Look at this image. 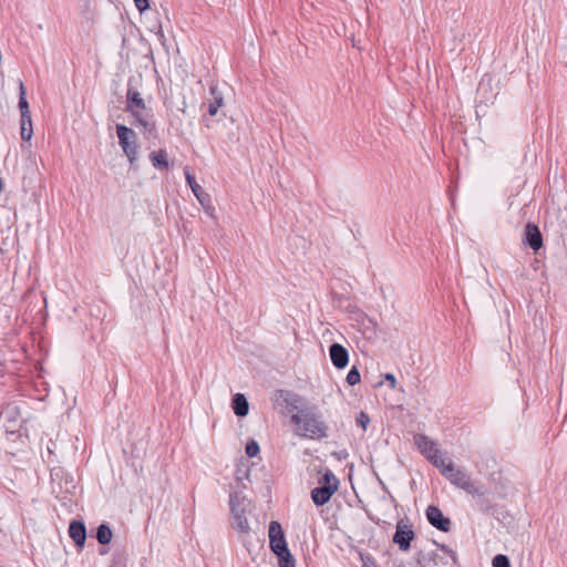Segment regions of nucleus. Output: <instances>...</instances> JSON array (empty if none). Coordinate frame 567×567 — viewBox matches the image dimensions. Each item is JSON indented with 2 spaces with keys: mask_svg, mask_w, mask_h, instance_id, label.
Segmentation results:
<instances>
[{
  "mask_svg": "<svg viewBox=\"0 0 567 567\" xmlns=\"http://www.w3.org/2000/svg\"><path fill=\"white\" fill-rule=\"evenodd\" d=\"M133 80L131 78L127 83L125 111L134 117L135 123L143 128L144 133L153 134L156 132L154 114L146 106L137 89L133 86Z\"/></svg>",
  "mask_w": 567,
  "mask_h": 567,
  "instance_id": "f257e3e1",
  "label": "nucleus"
},
{
  "mask_svg": "<svg viewBox=\"0 0 567 567\" xmlns=\"http://www.w3.org/2000/svg\"><path fill=\"white\" fill-rule=\"evenodd\" d=\"M291 422L297 425V434L307 439L321 440L328 435V426L313 408L292 414Z\"/></svg>",
  "mask_w": 567,
  "mask_h": 567,
  "instance_id": "f03ea898",
  "label": "nucleus"
},
{
  "mask_svg": "<svg viewBox=\"0 0 567 567\" xmlns=\"http://www.w3.org/2000/svg\"><path fill=\"white\" fill-rule=\"evenodd\" d=\"M268 535L270 549L278 557L279 567H296L282 527L277 520L270 522Z\"/></svg>",
  "mask_w": 567,
  "mask_h": 567,
  "instance_id": "7ed1b4c3",
  "label": "nucleus"
},
{
  "mask_svg": "<svg viewBox=\"0 0 567 567\" xmlns=\"http://www.w3.org/2000/svg\"><path fill=\"white\" fill-rule=\"evenodd\" d=\"M442 475L454 486L463 489L467 494L482 496L484 493L478 488L470 474L461 467L455 466L452 461H447V467H444Z\"/></svg>",
  "mask_w": 567,
  "mask_h": 567,
  "instance_id": "20e7f679",
  "label": "nucleus"
},
{
  "mask_svg": "<svg viewBox=\"0 0 567 567\" xmlns=\"http://www.w3.org/2000/svg\"><path fill=\"white\" fill-rule=\"evenodd\" d=\"M231 526L241 534H248L250 526L246 516L248 502L238 493L230 494L229 497Z\"/></svg>",
  "mask_w": 567,
  "mask_h": 567,
  "instance_id": "39448f33",
  "label": "nucleus"
},
{
  "mask_svg": "<svg viewBox=\"0 0 567 567\" xmlns=\"http://www.w3.org/2000/svg\"><path fill=\"white\" fill-rule=\"evenodd\" d=\"M338 487V478L330 470H327L322 477L319 480V486L311 491L312 502L317 506L327 504L331 496L337 492Z\"/></svg>",
  "mask_w": 567,
  "mask_h": 567,
  "instance_id": "423d86ee",
  "label": "nucleus"
},
{
  "mask_svg": "<svg viewBox=\"0 0 567 567\" xmlns=\"http://www.w3.org/2000/svg\"><path fill=\"white\" fill-rule=\"evenodd\" d=\"M116 134L118 138V144L122 147L124 154L126 155L131 165H133L137 161V135L136 133L123 125H116Z\"/></svg>",
  "mask_w": 567,
  "mask_h": 567,
  "instance_id": "0eeeda50",
  "label": "nucleus"
},
{
  "mask_svg": "<svg viewBox=\"0 0 567 567\" xmlns=\"http://www.w3.org/2000/svg\"><path fill=\"white\" fill-rule=\"evenodd\" d=\"M415 534L412 526L401 519L396 523L395 533L393 535V543L399 546L400 550L406 551L411 547V542L414 539Z\"/></svg>",
  "mask_w": 567,
  "mask_h": 567,
  "instance_id": "6e6552de",
  "label": "nucleus"
},
{
  "mask_svg": "<svg viewBox=\"0 0 567 567\" xmlns=\"http://www.w3.org/2000/svg\"><path fill=\"white\" fill-rule=\"evenodd\" d=\"M184 173L188 186L190 187L192 192L194 193L200 205L207 213L212 214L210 210L213 209V207L210 205V196L202 188L199 184H197L195 177L189 173L187 168L185 169Z\"/></svg>",
  "mask_w": 567,
  "mask_h": 567,
  "instance_id": "1a4fd4ad",
  "label": "nucleus"
},
{
  "mask_svg": "<svg viewBox=\"0 0 567 567\" xmlns=\"http://www.w3.org/2000/svg\"><path fill=\"white\" fill-rule=\"evenodd\" d=\"M426 518L432 526L441 532H449L451 522L445 517L442 511L436 506H429L426 509Z\"/></svg>",
  "mask_w": 567,
  "mask_h": 567,
  "instance_id": "9d476101",
  "label": "nucleus"
},
{
  "mask_svg": "<svg viewBox=\"0 0 567 567\" xmlns=\"http://www.w3.org/2000/svg\"><path fill=\"white\" fill-rule=\"evenodd\" d=\"M524 241L527 246H529L534 251H538L543 247V236L542 233L535 224L528 223L525 226V238Z\"/></svg>",
  "mask_w": 567,
  "mask_h": 567,
  "instance_id": "9b49d317",
  "label": "nucleus"
},
{
  "mask_svg": "<svg viewBox=\"0 0 567 567\" xmlns=\"http://www.w3.org/2000/svg\"><path fill=\"white\" fill-rule=\"evenodd\" d=\"M329 355L332 364L337 369H343L347 367L349 362V352L348 350L340 343H332L329 348Z\"/></svg>",
  "mask_w": 567,
  "mask_h": 567,
  "instance_id": "f8f14e48",
  "label": "nucleus"
},
{
  "mask_svg": "<svg viewBox=\"0 0 567 567\" xmlns=\"http://www.w3.org/2000/svg\"><path fill=\"white\" fill-rule=\"evenodd\" d=\"M69 535L79 548H83L86 540V527L81 520H72L69 525Z\"/></svg>",
  "mask_w": 567,
  "mask_h": 567,
  "instance_id": "ddd939ff",
  "label": "nucleus"
},
{
  "mask_svg": "<svg viewBox=\"0 0 567 567\" xmlns=\"http://www.w3.org/2000/svg\"><path fill=\"white\" fill-rule=\"evenodd\" d=\"M414 443L426 460L439 450L436 443L424 434L415 435Z\"/></svg>",
  "mask_w": 567,
  "mask_h": 567,
  "instance_id": "4468645a",
  "label": "nucleus"
},
{
  "mask_svg": "<svg viewBox=\"0 0 567 567\" xmlns=\"http://www.w3.org/2000/svg\"><path fill=\"white\" fill-rule=\"evenodd\" d=\"M281 393L285 394L284 401L289 410L297 411V413L307 410L303 408V399L300 395L289 391H281Z\"/></svg>",
  "mask_w": 567,
  "mask_h": 567,
  "instance_id": "2eb2a0df",
  "label": "nucleus"
},
{
  "mask_svg": "<svg viewBox=\"0 0 567 567\" xmlns=\"http://www.w3.org/2000/svg\"><path fill=\"white\" fill-rule=\"evenodd\" d=\"M231 405H233L234 413L237 416H240V417L246 416L249 412L248 401H247L246 396L241 393H236L233 396Z\"/></svg>",
  "mask_w": 567,
  "mask_h": 567,
  "instance_id": "dca6fc26",
  "label": "nucleus"
},
{
  "mask_svg": "<svg viewBox=\"0 0 567 567\" xmlns=\"http://www.w3.org/2000/svg\"><path fill=\"white\" fill-rule=\"evenodd\" d=\"M150 161L152 165L159 171L168 169L169 165L167 161V152L165 150L152 152L150 154Z\"/></svg>",
  "mask_w": 567,
  "mask_h": 567,
  "instance_id": "f3484780",
  "label": "nucleus"
},
{
  "mask_svg": "<svg viewBox=\"0 0 567 567\" xmlns=\"http://www.w3.org/2000/svg\"><path fill=\"white\" fill-rule=\"evenodd\" d=\"M19 83V103H18V106H19V110H20V113H21V117H28V116H31L30 114V110H29V102L27 100V92H25V87H24V84L21 80L18 81Z\"/></svg>",
  "mask_w": 567,
  "mask_h": 567,
  "instance_id": "a211bd4d",
  "label": "nucleus"
},
{
  "mask_svg": "<svg viewBox=\"0 0 567 567\" xmlns=\"http://www.w3.org/2000/svg\"><path fill=\"white\" fill-rule=\"evenodd\" d=\"M113 533L110 526L105 523L101 524L96 529V539L101 545H107L111 543Z\"/></svg>",
  "mask_w": 567,
  "mask_h": 567,
  "instance_id": "6ab92c4d",
  "label": "nucleus"
},
{
  "mask_svg": "<svg viewBox=\"0 0 567 567\" xmlns=\"http://www.w3.org/2000/svg\"><path fill=\"white\" fill-rule=\"evenodd\" d=\"M20 134L22 141H30L33 135L31 116L20 118Z\"/></svg>",
  "mask_w": 567,
  "mask_h": 567,
  "instance_id": "aec40b11",
  "label": "nucleus"
},
{
  "mask_svg": "<svg viewBox=\"0 0 567 567\" xmlns=\"http://www.w3.org/2000/svg\"><path fill=\"white\" fill-rule=\"evenodd\" d=\"M210 92L214 96V101L208 104V113L215 116L218 113L219 107L223 105V96L217 92L215 86L210 87Z\"/></svg>",
  "mask_w": 567,
  "mask_h": 567,
  "instance_id": "412c9836",
  "label": "nucleus"
},
{
  "mask_svg": "<svg viewBox=\"0 0 567 567\" xmlns=\"http://www.w3.org/2000/svg\"><path fill=\"white\" fill-rule=\"evenodd\" d=\"M433 466H435L436 468L440 470V472L442 473V471L444 470V467H447V462L446 460L443 457L442 455V452L440 450H437L436 452H434L427 460Z\"/></svg>",
  "mask_w": 567,
  "mask_h": 567,
  "instance_id": "4be33fe9",
  "label": "nucleus"
},
{
  "mask_svg": "<svg viewBox=\"0 0 567 567\" xmlns=\"http://www.w3.org/2000/svg\"><path fill=\"white\" fill-rule=\"evenodd\" d=\"M347 382L349 385H355L360 382V372L357 367H352L351 370L348 372Z\"/></svg>",
  "mask_w": 567,
  "mask_h": 567,
  "instance_id": "5701e85b",
  "label": "nucleus"
},
{
  "mask_svg": "<svg viewBox=\"0 0 567 567\" xmlns=\"http://www.w3.org/2000/svg\"><path fill=\"white\" fill-rule=\"evenodd\" d=\"M493 567H511V563L507 556L498 554L493 558Z\"/></svg>",
  "mask_w": 567,
  "mask_h": 567,
  "instance_id": "b1692460",
  "label": "nucleus"
},
{
  "mask_svg": "<svg viewBox=\"0 0 567 567\" xmlns=\"http://www.w3.org/2000/svg\"><path fill=\"white\" fill-rule=\"evenodd\" d=\"M260 449H259V445L256 441H250L246 444V454L249 456V457H255L258 455Z\"/></svg>",
  "mask_w": 567,
  "mask_h": 567,
  "instance_id": "393cba45",
  "label": "nucleus"
},
{
  "mask_svg": "<svg viewBox=\"0 0 567 567\" xmlns=\"http://www.w3.org/2000/svg\"><path fill=\"white\" fill-rule=\"evenodd\" d=\"M355 421H357V424L359 426H361L363 431H365L368 429L369 423H370V416L365 412L361 411L357 415Z\"/></svg>",
  "mask_w": 567,
  "mask_h": 567,
  "instance_id": "a878e982",
  "label": "nucleus"
},
{
  "mask_svg": "<svg viewBox=\"0 0 567 567\" xmlns=\"http://www.w3.org/2000/svg\"><path fill=\"white\" fill-rule=\"evenodd\" d=\"M439 548H440V550H442L443 553H445L446 555H449L452 558L454 565H457V563H458L457 561V555H456V553L453 549H451L445 544L439 545Z\"/></svg>",
  "mask_w": 567,
  "mask_h": 567,
  "instance_id": "bb28decb",
  "label": "nucleus"
},
{
  "mask_svg": "<svg viewBox=\"0 0 567 567\" xmlns=\"http://www.w3.org/2000/svg\"><path fill=\"white\" fill-rule=\"evenodd\" d=\"M134 2L140 12H144L150 8L148 0H134Z\"/></svg>",
  "mask_w": 567,
  "mask_h": 567,
  "instance_id": "cd10ccee",
  "label": "nucleus"
},
{
  "mask_svg": "<svg viewBox=\"0 0 567 567\" xmlns=\"http://www.w3.org/2000/svg\"><path fill=\"white\" fill-rule=\"evenodd\" d=\"M384 378H385V381L389 382L390 386L392 389H394L396 385L395 377L391 373H386Z\"/></svg>",
  "mask_w": 567,
  "mask_h": 567,
  "instance_id": "c85d7f7f",
  "label": "nucleus"
}]
</instances>
